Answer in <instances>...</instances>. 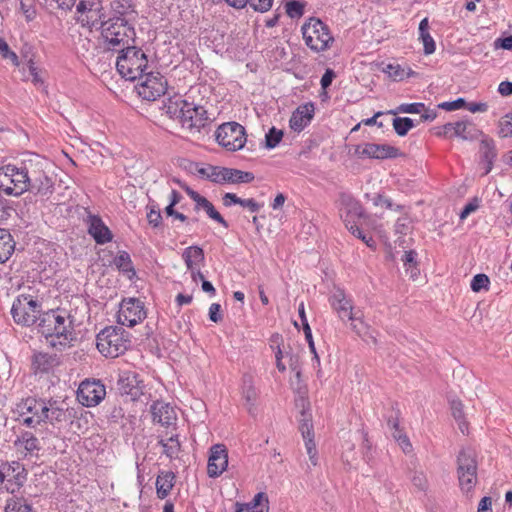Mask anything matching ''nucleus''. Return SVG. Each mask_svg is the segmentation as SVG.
<instances>
[{"label":"nucleus","instance_id":"f257e3e1","mask_svg":"<svg viewBox=\"0 0 512 512\" xmlns=\"http://www.w3.org/2000/svg\"><path fill=\"white\" fill-rule=\"evenodd\" d=\"M14 413L18 420L29 428H37L42 424L58 426L68 421L70 412L63 401L53 398H22L15 405Z\"/></svg>","mask_w":512,"mask_h":512},{"label":"nucleus","instance_id":"f03ea898","mask_svg":"<svg viewBox=\"0 0 512 512\" xmlns=\"http://www.w3.org/2000/svg\"><path fill=\"white\" fill-rule=\"evenodd\" d=\"M38 331L49 346L60 351L76 340L72 317L59 310L43 313L38 323Z\"/></svg>","mask_w":512,"mask_h":512},{"label":"nucleus","instance_id":"7ed1b4c3","mask_svg":"<svg viewBox=\"0 0 512 512\" xmlns=\"http://www.w3.org/2000/svg\"><path fill=\"white\" fill-rule=\"evenodd\" d=\"M22 162L28 191L40 196H50L55 185L51 163L38 154H30Z\"/></svg>","mask_w":512,"mask_h":512},{"label":"nucleus","instance_id":"20e7f679","mask_svg":"<svg viewBox=\"0 0 512 512\" xmlns=\"http://www.w3.org/2000/svg\"><path fill=\"white\" fill-rule=\"evenodd\" d=\"M100 31L107 50L120 52L135 42L133 24L122 18L107 19Z\"/></svg>","mask_w":512,"mask_h":512},{"label":"nucleus","instance_id":"39448f33","mask_svg":"<svg viewBox=\"0 0 512 512\" xmlns=\"http://www.w3.org/2000/svg\"><path fill=\"white\" fill-rule=\"evenodd\" d=\"M119 53L116 68L122 77L134 81L143 76L148 68V59L141 49L130 46Z\"/></svg>","mask_w":512,"mask_h":512},{"label":"nucleus","instance_id":"423d86ee","mask_svg":"<svg viewBox=\"0 0 512 512\" xmlns=\"http://www.w3.org/2000/svg\"><path fill=\"white\" fill-rule=\"evenodd\" d=\"M97 349L105 357L115 358L130 345L128 333L120 326H109L101 330L96 338Z\"/></svg>","mask_w":512,"mask_h":512},{"label":"nucleus","instance_id":"0eeeda50","mask_svg":"<svg viewBox=\"0 0 512 512\" xmlns=\"http://www.w3.org/2000/svg\"><path fill=\"white\" fill-rule=\"evenodd\" d=\"M305 44L314 52H322L330 48L334 38L328 26L318 18H310L302 26Z\"/></svg>","mask_w":512,"mask_h":512},{"label":"nucleus","instance_id":"6e6552de","mask_svg":"<svg viewBox=\"0 0 512 512\" xmlns=\"http://www.w3.org/2000/svg\"><path fill=\"white\" fill-rule=\"evenodd\" d=\"M23 162L0 167V192L7 196H21L28 191Z\"/></svg>","mask_w":512,"mask_h":512},{"label":"nucleus","instance_id":"1a4fd4ad","mask_svg":"<svg viewBox=\"0 0 512 512\" xmlns=\"http://www.w3.org/2000/svg\"><path fill=\"white\" fill-rule=\"evenodd\" d=\"M197 172L202 177L216 184L250 183L255 178L251 172L213 165L199 168Z\"/></svg>","mask_w":512,"mask_h":512},{"label":"nucleus","instance_id":"9d476101","mask_svg":"<svg viewBox=\"0 0 512 512\" xmlns=\"http://www.w3.org/2000/svg\"><path fill=\"white\" fill-rule=\"evenodd\" d=\"M457 474L460 488L469 493L477 483L476 453L471 448L462 449L457 457Z\"/></svg>","mask_w":512,"mask_h":512},{"label":"nucleus","instance_id":"9b49d317","mask_svg":"<svg viewBox=\"0 0 512 512\" xmlns=\"http://www.w3.org/2000/svg\"><path fill=\"white\" fill-rule=\"evenodd\" d=\"M41 305L31 295L21 294L13 302L11 314L14 321L23 326H31L42 316Z\"/></svg>","mask_w":512,"mask_h":512},{"label":"nucleus","instance_id":"f8f14e48","mask_svg":"<svg viewBox=\"0 0 512 512\" xmlns=\"http://www.w3.org/2000/svg\"><path fill=\"white\" fill-rule=\"evenodd\" d=\"M78 21L82 26L100 30L106 24V13L102 0H80L76 6Z\"/></svg>","mask_w":512,"mask_h":512},{"label":"nucleus","instance_id":"ddd939ff","mask_svg":"<svg viewBox=\"0 0 512 512\" xmlns=\"http://www.w3.org/2000/svg\"><path fill=\"white\" fill-rule=\"evenodd\" d=\"M215 138L222 147L229 151H236L245 145V129L236 122L224 123L217 128Z\"/></svg>","mask_w":512,"mask_h":512},{"label":"nucleus","instance_id":"4468645a","mask_svg":"<svg viewBox=\"0 0 512 512\" xmlns=\"http://www.w3.org/2000/svg\"><path fill=\"white\" fill-rule=\"evenodd\" d=\"M138 79L136 89L144 100L155 101L167 91V80L159 72L144 73Z\"/></svg>","mask_w":512,"mask_h":512},{"label":"nucleus","instance_id":"2eb2a0df","mask_svg":"<svg viewBox=\"0 0 512 512\" xmlns=\"http://www.w3.org/2000/svg\"><path fill=\"white\" fill-rule=\"evenodd\" d=\"M105 396V385L99 379H85L77 390V400L86 407L97 406Z\"/></svg>","mask_w":512,"mask_h":512},{"label":"nucleus","instance_id":"dca6fc26","mask_svg":"<svg viewBox=\"0 0 512 512\" xmlns=\"http://www.w3.org/2000/svg\"><path fill=\"white\" fill-rule=\"evenodd\" d=\"M146 317L143 303L135 298L122 301L118 312V321L121 325L135 326Z\"/></svg>","mask_w":512,"mask_h":512},{"label":"nucleus","instance_id":"f3484780","mask_svg":"<svg viewBox=\"0 0 512 512\" xmlns=\"http://www.w3.org/2000/svg\"><path fill=\"white\" fill-rule=\"evenodd\" d=\"M339 214L345 226L353 224L364 215L362 205L351 194L342 192L338 198Z\"/></svg>","mask_w":512,"mask_h":512},{"label":"nucleus","instance_id":"a211bd4d","mask_svg":"<svg viewBox=\"0 0 512 512\" xmlns=\"http://www.w3.org/2000/svg\"><path fill=\"white\" fill-rule=\"evenodd\" d=\"M118 390L121 395H127L131 400H137L144 390V383L139 379L138 374L132 371H124L119 375L117 382Z\"/></svg>","mask_w":512,"mask_h":512},{"label":"nucleus","instance_id":"6ab92c4d","mask_svg":"<svg viewBox=\"0 0 512 512\" xmlns=\"http://www.w3.org/2000/svg\"><path fill=\"white\" fill-rule=\"evenodd\" d=\"M329 302L341 320H360L357 312H353L352 301L347 298L342 289H335L329 298Z\"/></svg>","mask_w":512,"mask_h":512},{"label":"nucleus","instance_id":"aec40b11","mask_svg":"<svg viewBox=\"0 0 512 512\" xmlns=\"http://www.w3.org/2000/svg\"><path fill=\"white\" fill-rule=\"evenodd\" d=\"M207 119V111L203 106L188 102L179 122L184 128L199 130L205 125Z\"/></svg>","mask_w":512,"mask_h":512},{"label":"nucleus","instance_id":"412c9836","mask_svg":"<svg viewBox=\"0 0 512 512\" xmlns=\"http://www.w3.org/2000/svg\"><path fill=\"white\" fill-rule=\"evenodd\" d=\"M228 466V453L224 445L216 444L210 448L207 474L211 478L220 476Z\"/></svg>","mask_w":512,"mask_h":512},{"label":"nucleus","instance_id":"4be33fe9","mask_svg":"<svg viewBox=\"0 0 512 512\" xmlns=\"http://www.w3.org/2000/svg\"><path fill=\"white\" fill-rule=\"evenodd\" d=\"M2 465L6 476L5 489L10 493H14L20 489L26 480L25 468L18 461L5 462Z\"/></svg>","mask_w":512,"mask_h":512},{"label":"nucleus","instance_id":"5701e85b","mask_svg":"<svg viewBox=\"0 0 512 512\" xmlns=\"http://www.w3.org/2000/svg\"><path fill=\"white\" fill-rule=\"evenodd\" d=\"M355 153L359 157L375 159L396 158L401 153L398 148L388 144L367 143L364 146H357Z\"/></svg>","mask_w":512,"mask_h":512},{"label":"nucleus","instance_id":"b1692460","mask_svg":"<svg viewBox=\"0 0 512 512\" xmlns=\"http://www.w3.org/2000/svg\"><path fill=\"white\" fill-rule=\"evenodd\" d=\"M150 412L153 422L162 426L169 427L175 424L177 420V414L174 408L163 401H155L150 407Z\"/></svg>","mask_w":512,"mask_h":512},{"label":"nucleus","instance_id":"393cba45","mask_svg":"<svg viewBox=\"0 0 512 512\" xmlns=\"http://www.w3.org/2000/svg\"><path fill=\"white\" fill-rule=\"evenodd\" d=\"M442 134L450 138L455 136L463 140H473L477 137L478 130L469 122L457 121L446 123Z\"/></svg>","mask_w":512,"mask_h":512},{"label":"nucleus","instance_id":"a878e982","mask_svg":"<svg viewBox=\"0 0 512 512\" xmlns=\"http://www.w3.org/2000/svg\"><path fill=\"white\" fill-rule=\"evenodd\" d=\"M88 233L97 244H105L112 240V233L97 215L89 214L87 217Z\"/></svg>","mask_w":512,"mask_h":512},{"label":"nucleus","instance_id":"bb28decb","mask_svg":"<svg viewBox=\"0 0 512 512\" xmlns=\"http://www.w3.org/2000/svg\"><path fill=\"white\" fill-rule=\"evenodd\" d=\"M110 11L113 14L109 19L122 18L128 22L135 20L137 12L132 0H109Z\"/></svg>","mask_w":512,"mask_h":512},{"label":"nucleus","instance_id":"cd10ccee","mask_svg":"<svg viewBox=\"0 0 512 512\" xmlns=\"http://www.w3.org/2000/svg\"><path fill=\"white\" fill-rule=\"evenodd\" d=\"M314 115V105L307 103L299 106L293 113L289 121L290 128L294 131H302L311 121Z\"/></svg>","mask_w":512,"mask_h":512},{"label":"nucleus","instance_id":"c85d7f7f","mask_svg":"<svg viewBox=\"0 0 512 512\" xmlns=\"http://www.w3.org/2000/svg\"><path fill=\"white\" fill-rule=\"evenodd\" d=\"M59 364V357L56 354L39 352L32 358V369L35 373H49Z\"/></svg>","mask_w":512,"mask_h":512},{"label":"nucleus","instance_id":"c756f323","mask_svg":"<svg viewBox=\"0 0 512 512\" xmlns=\"http://www.w3.org/2000/svg\"><path fill=\"white\" fill-rule=\"evenodd\" d=\"M15 445L24 449L25 457L28 455H37L41 449L39 439L28 431L22 433L21 436L18 437V439L15 441Z\"/></svg>","mask_w":512,"mask_h":512},{"label":"nucleus","instance_id":"7c9ffc66","mask_svg":"<svg viewBox=\"0 0 512 512\" xmlns=\"http://www.w3.org/2000/svg\"><path fill=\"white\" fill-rule=\"evenodd\" d=\"M15 250V241L7 229L0 228V264L7 262Z\"/></svg>","mask_w":512,"mask_h":512},{"label":"nucleus","instance_id":"2f4dec72","mask_svg":"<svg viewBox=\"0 0 512 512\" xmlns=\"http://www.w3.org/2000/svg\"><path fill=\"white\" fill-rule=\"evenodd\" d=\"M187 103L188 101L182 99L181 96L170 97L164 103L163 110L170 118L177 119L179 121Z\"/></svg>","mask_w":512,"mask_h":512},{"label":"nucleus","instance_id":"473e14b6","mask_svg":"<svg viewBox=\"0 0 512 512\" xmlns=\"http://www.w3.org/2000/svg\"><path fill=\"white\" fill-rule=\"evenodd\" d=\"M175 475L173 472H164L157 476L156 492L160 499H165L174 486Z\"/></svg>","mask_w":512,"mask_h":512},{"label":"nucleus","instance_id":"72a5a7b5","mask_svg":"<svg viewBox=\"0 0 512 512\" xmlns=\"http://www.w3.org/2000/svg\"><path fill=\"white\" fill-rule=\"evenodd\" d=\"M419 38L423 43L424 53L426 55L433 54L436 49V44L429 33V23L427 18L422 19L419 24Z\"/></svg>","mask_w":512,"mask_h":512},{"label":"nucleus","instance_id":"f704fd0d","mask_svg":"<svg viewBox=\"0 0 512 512\" xmlns=\"http://www.w3.org/2000/svg\"><path fill=\"white\" fill-rule=\"evenodd\" d=\"M113 264L116 268L126 274L129 279L136 275L130 255L126 251H120L114 258Z\"/></svg>","mask_w":512,"mask_h":512},{"label":"nucleus","instance_id":"c9c22d12","mask_svg":"<svg viewBox=\"0 0 512 512\" xmlns=\"http://www.w3.org/2000/svg\"><path fill=\"white\" fill-rule=\"evenodd\" d=\"M182 256L187 269L195 268L196 265L202 264L205 259L203 249L199 246H190L186 248Z\"/></svg>","mask_w":512,"mask_h":512},{"label":"nucleus","instance_id":"e433bc0d","mask_svg":"<svg viewBox=\"0 0 512 512\" xmlns=\"http://www.w3.org/2000/svg\"><path fill=\"white\" fill-rule=\"evenodd\" d=\"M163 448V454L169 459H176L181 451V444L178 435H171L167 439H160L158 442Z\"/></svg>","mask_w":512,"mask_h":512},{"label":"nucleus","instance_id":"4c0bfd02","mask_svg":"<svg viewBox=\"0 0 512 512\" xmlns=\"http://www.w3.org/2000/svg\"><path fill=\"white\" fill-rule=\"evenodd\" d=\"M301 405H302V411H301V420L299 425V430L301 431L302 437L304 441L314 440V433H313V425L311 422V417L306 413L305 407H306V401L305 399H301Z\"/></svg>","mask_w":512,"mask_h":512},{"label":"nucleus","instance_id":"58836bf2","mask_svg":"<svg viewBox=\"0 0 512 512\" xmlns=\"http://www.w3.org/2000/svg\"><path fill=\"white\" fill-rule=\"evenodd\" d=\"M417 252L414 250L405 251L401 260L406 273L410 278L415 279L419 275Z\"/></svg>","mask_w":512,"mask_h":512},{"label":"nucleus","instance_id":"ea45409f","mask_svg":"<svg viewBox=\"0 0 512 512\" xmlns=\"http://www.w3.org/2000/svg\"><path fill=\"white\" fill-rule=\"evenodd\" d=\"M243 398L248 405L249 413H252V408L255 406V402L258 396L257 390L253 385L251 377L245 376L243 378Z\"/></svg>","mask_w":512,"mask_h":512},{"label":"nucleus","instance_id":"a19ab883","mask_svg":"<svg viewBox=\"0 0 512 512\" xmlns=\"http://www.w3.org/2000/svg\"><path fill=\"white\" fill-rule=\"evenodd\" d=\"M298 312H299V316H300L301 323H302V326H303L305 338H306V340H307V342L309 344V349L314 354V358L316 359V361L319 363L320 360H319L318 354H317L316 349H315V345H314V341H313V337H312V331H311V328L309 326L308 320L306 318V314H305V309H304V304L303 303L300 304Z\"/></svg>","mask_w":512,"mask_h":512},{"label":"nucleus","instance_id":"79ce46f5","mask_svg":"<svg viewBox=\"0 0 512 512\" xmlns=\"http://www.w3.org/2000/svg\"><path fill=\"white\" fill-rule=\"evenodd\" d=\"M5 512H32V505L23 497H11L7 500Z\"/></svg>","mask_w":512,"mask_h":512},{"label":"nucleus","instance_id":"37998d69","mask_svg":"<svg viewBox=\"0 0 512 512\" xmlns=\"http://www.w3.org/2000/svg\"><path fill=\"white\" fill-rule=\"evenodd\" d=\"M481 155L483 160L487 163L485 174H488L492 169L493 160L496 157V149L492 141L483 140L481 142Z\"/></svg>","mask_w":512,"mask_h":512},{"label":"nucleus","instance_id":"c03bdc74","mask_svg":"<svg viewBox=\"0 0 512 512\" xmlns=\"http://www.w3.org/2000/svg\"><path fill=\"white\" fill-rule=\"evenodd\" d=\"M415 126L413 120L408 117H396L393 119V128L399 136H405Z\"/></svg>","mask_w":512,"mask_h":512},{"label":"nucleus","instance_id":"a18cd8bd","mask_svg":"<svg viewBox=\"0 0 512 512\" xmlns=\"http://www.w3.org/2000/svg\"><path fill=\"white\" fill-rule=\"evenodd\" d=\"M424 109V103H404L398 106L396 109L388 111V113L392 115H396L398 113L418 114L421 113Z\"/></svg>","mask_w":512,"mask_h":512},{"label":"nucleus","instance_id":"49530a36","mask_svg":"<svg viewBox=\"0 0 512 512\" xmlns=\"http://www.w3.org/2000/svg\"><path fill=\"white\" fill-rule=\"evenodd\" d=\"M500 137H512V113L506 114L499 121Z\"/></svg>","mask_w":512,"mask_h":512},{"label":"nucleus","instance_id":"de8ad7c7","mask_svg":"<svg viewBox=\"0 0 512 512\" xmlns=\"http://www.w3.org/2000/svg\"><path fill=\"white\" fill-rule=\"evenodd\" d=\"M346 228L357 238L361 239L368 247H373L375 245L374 239L365 234L358 226L356 222L353 224L346 226Z\"/></svg>","mask_w":512,"mask_h":512},{"label":"nucleus","instance_id":"09e8293b","mask_svg":"<svg viewBox=\"0 0 512 512\" xmlns=\"http://www.w3.org/2000/svg\"><path fill=\"white\" fill-rule=\"evenodd\" d=\"M285 8L291 18H300L304 13V4L297 0L287 2Z\"/></svg>","mask_w":512,"mask_h":512},{"label":"nucleus","instance_id":"8fccbe9b","mask_svg":"<svg viewBox=\"0 0 512 512\" xmlns=\"http://www.w3.org/2000/svg\"><path fill=\"white\" fill-rule=\"evenodd\" d=\"M0 55L4 59L10 60L13 65L19 66V59L17 54L10 50L9 45L3 38H0Z\"/></svg>","mask_w":512,"mask_h":512},{"label":"nucleus","instance_id":"3c124183","mask_svg":"<svg viewBox=\"0 0 512 512\" xmlns=\"http://www.w3.org/2000/svg\"><path fill=\"white\" fill-rule=\"evenodd\" d=\"M412 484L421 491H424L428 487V480L423 471L414 470L410 477Z\"/></svg>","mask_w":512,"mask_h":512},{"label":"nucleus","instance_id":"603ef678","mask_svg":"<svg viewBox=\"0 0 512 512\" xmlns=\"http://www.w3.org/2000/svg\"><path fill=\"white\" fill-rule=\"evenodd\" d=\"M283 137V132L272 127L266 134V147L269 149L275 148Z\"/></svg>","mask_w":512,"mask_h":512},{"label":"nucleus","instance_id":"864d4df0","mask_svg":"<svg viewBox=\"0 0 512 512\" xmlns=\"http://www.w3.org/2000/svg\"><path fill=\"white\" fill-rule=\"evenodd\" d=\"M203 210L211 219L222 225L224 228L229 227L228 222L221 216V214L215 209L214 205L210 201L204 206Z\"/></svg>","mask_w":512,"mask_h":512},{"label":"nucleus","instance_id":"5fc2aeb1","mask_svg":"<svg viewBox=\"0 0 512 512\" xmlns=\"http://www.w3.org/2000/svg\"><path fill=\"white\" fill-rule=\"evenodd\" d=\"M246 5H249L253 10L257 12H267L270 10L273 4V0H245Z\"/></svg>","mask_w":512,"mask_h":512},{"label":"nucleus","instance_id":"6e6d98bb","mask_svg":"<svg viewBox=\"0 0 512 512\" xmlns=\"http://www.w3.org/2000/svg\"><path fill=\"white\" fill-rule=\"evenodd\" d=\"M489 283L490 281L487 275L477 274L473 277L470 286L472 291L479 292L480 290L487 288Z\"/></svg>","mask_w":512,"mask_h":512},{"label":"nucleus","instance_id":"4d7b16f0","mask_svg":"<svg viewBox=\"0 0 512 512\" xmlns=\"http://www.w3.org/2000/svg\"><path fill=\"white\" fill-rule=\"evenodd\" d=\"M451 410H452V415L453 417L459 421V428L461 429L462 432H464V426H465V423L464 422H461L463 420V417H464V412H463V405L460 401H457V400H453L451 402Z\"/></svg>","mask_w":512,"mask_h":512},{"label":"nucleus","instance_id":"13d9d810","mask_svg":"<svg viewBox=\"0 0 512 512\" xmlns=\"http://www.w3.org/2000/svg\"><path fill=\"white\" fill-rule=\"evenodd\" d=\"M107 413V417L111 423L118 424L124 418L123 408L117 405L109 407Z\"/></svg>","mask_w":512,"mask_h":512},{"label":"nucleus","instance_id":"bf43d9fd","mask_svg":"<svg viewBox=\"0 0 512 512\" xmlns=\"http://www.w3.org/2000/svg\"><path fill=\"white\" fill-rule=\"evenodd\" d=\"M392 436L398 442L404 453L408 454L412 452V444L406 434L402 432L398 434L392 433Z\"/></svg>","mask_w":512,"mask_h":512},{"label":"nucleus","instance_id":"052dcab7","mask_svg":"<svg viewBox=\"0 0 512 512\" xmlns=\"http://www.w3.org/2000/svg\"><path fill=\"white\" fill-rule=\"evenodd\" d=\"M13 212L14 209L10 202L0 197V223L7 221Z\"/></svg>","mask_w":512,"mask_h":512},{"label":"nucleus","instance_id":"680f3d73","mask_svg":"<svg viewBox=\"0 0 512 512\" xmlns=\"http://www.w3.org/2000/svg\"><path fill=\"white\" fill-rule=\"evenodd\" d=\"M411 228V221L408 217H400L395 223L396 233L406 235Z\"/></svg>","mask_w":512,"mask_h":512},{"label":"nucleus","instance_id":"e2e57ef3","mask_svg":"<svg viewBox=\"0 0 512 512\" xmlns=\"http://www.w3.org/2000/svg\"><path fill=\"white\" fill-rule=\"evenodd\" d=\"M374 204L376 206H383L386 207L387 209H395L397 211H400L403 208L401 205H394L392 200L382 195H377V197H375Z\"/></svg>","mask_w":512,"mask_h":512},{"label":"nucleus","instance_id":"0e129e2a","mask_svg":"<svg viewBox=\"0 0 512 512\" xmlns=\"http://www.w3.org/2000/svg\"><path fill=\"white\" fill-rule=\"evenodd\" d=\"M305 447L307 450V454L309 456V460L313 466L318 464V452L316 450V445L314 440L306 441Z\"/></svg>","mask_w":512,"mask_h":512},{"label":"nucleus","instance_id":"69168bd1","mask_svg":"<svg viewBox=\"0 0 512 512\" xmlns=\"http://www.w3.org/2000/svg\"><path fill=\"white\" fill-rule=\"evenodd\" d=\"M147 220L150 225L153 227H158L161 224L162 216L158 209L154 206L150 208V211L147 213Z\"/></svg>","mask_w":512,"mask_h":512},{"label":"nucleus","instance_id":"338daca9","mask_svg":"<svg viewBox=\"0 0 512 512\" xmlns=\"http://www.w3.org/2000/svg\"><path fill=\"white\" fill-rule=\"evenodd\" d=\"M466 105V101L463 98H458L457 100L451 102H443L438 105L439 108L445 109L447 111H453L460 109Z\"/></svg>","mask_w":512,"mask_h":512},{"label":"nucleus","instance_id":"774afa93","mask_svg":"<svg viewBox=\"0 0 512 512\" xmlns=\"http://www.w3.org/2000/svg\"><path fill=\"white\" fill-rule=\"evenodd\" d=\"M234 512H268V506H266L265 510L263 508L255 510L249 503L237 502L234 505Z\"/></svg>","mask_w":512,"mask_h":512}]
</instances>
